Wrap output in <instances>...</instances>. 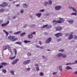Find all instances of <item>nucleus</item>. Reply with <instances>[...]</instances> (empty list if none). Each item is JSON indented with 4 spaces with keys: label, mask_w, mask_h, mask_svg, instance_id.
I'll list each match as a JSON object with an SVG mask.
<instances>
[{
    "label": "nucleus",
    "mask_w": 77,
    "mask_h": 77,
    "mask_svg": "<svg viewBox=\"0 0 77 77\" xmlns=\"http://www.w3.org/2000/svg\"><path fill=\"white\" fill-rule=\"evenodd\" d=\"M17 39H18L17 38H15L14 39V38L12 40V41H16Z\"/></svg>",
    "instance_id": "34"
},
{
    "label": "nucleus",
    "mask_w": 77,
    "mask_h": 77,
    "mask_svg": "<svg viewBox=\"0 0 77 77\" xmlns=\"http://www.w3.org/2000/svg\"><path fill=\"white\" fill-rule=\"evenodd\" d=\"M74 38H75V39H77V35H74L73 36Z\"/></svg>",
    "instance_id": "44"
},
{
    "label": "nucleus",
    "mask_w": 77,
    "mask_h": 77,
    "mask_svg": "<svg viewBox=\"0 0 77 77\" xmlns=\"http://www.w3.org/2000/svg\"><path fill=\"white\" fill-rule=\"evenodd\" d=\"M60 22L59 20L56 21V20H54L52 21V23H53L54 24H57L58 23H60Z\"/></svg>",
    "instance_id": "2"
},
{
    "label": "nucleus",
    "mask_w": 77,
    "mask_h": 77,
    "mask_svg": "<svg viewBox=\"0 0 77 77\" xmlns=\"http://www.w3.org/2000/svg\"><path fill=\"white\" fill-rule=\"evenodd\" d=\"M62 66H60L59 67L60 69V71H62Z\"/></svg>",
    "instance_id": "33"
},
{
    "label": "nucleus",
    "mask_w": 77,
    "mask_h": 77,
    "mask_svg": "<svg viewBox=\"0 0 77 77\" xmlns=\"http://www.w3.org/2000/svg\"><path fill=\"white\" fill-rule=\"evenodd\" d=\"M7 47H8V48H11V46L9 45H8Z\"/></svg>",
    "instance_id": "62"
},
{
    "label": "nucleus",
    "mask_w": 77,
    "mask_h": 77,
    "mask_svg": "<svg viewBox=\"0 0 77 77\" xmlns=\"http://www.w3.org/2000/svg\"><path fill=\"white\" fill-rule=\"evenodd\" d=\"M36 71H39V67H36Z\"/></svg>",
    "instance_id": "43"
},
{
    "label": "nucleus",
    "mask_w": 77,
    "mask_h": 77,
    "mask_svg": "<svg viewBox=\"0 0 77 77\" xmlns=\"http://www.w3.org/2000/svg\"><path fill=\"white\" fill-rule=\"evenodd\" d=\"M2 72L4 73H6V70L5 69H4L2 70Z\"/></svg>",
    "instance_id": "37"
},
{
    "label": "nucleus",
    "mask_w": 77,
    "mask_h": 77,
    "mask_svg": "<svg viewBox=\"0 0 77 77\" xmlns=\"http://www.w3.org/2000/svg\"><path fill=\"white\" fill-rule=\"evenodd\" d=\"M57 72H54L52 74L53 75H56V74H57Z\"/></svg>",
    "instance_id": "41"
},
{
    "label": "nucleus",
    "mask_w": 77,
    "mask_h": 77,
    "mask_svg": "<svg viewBox=\"0 0 77 77\" xmlns=\"http://www.w3.org/2000/svg\"><path fill=\"white\" fill-rule=\"evenodd\" d=\"M3 48L4 50H6L7 49V47L6 46H4L3 47Z\"/></svg>",
    "instance_id": "32"
},
{
    "label": "nucleus",
    "mask_w": 77,
    "mask_h": 77,
    "mask_svg": "<svg viewBox=\"0 0 77 77\" xmlns=\"http://www.w3.org/2000/svg\"><path fill=\"white\" fill-rule=\"evenodd\" d=\"M39 43L40 45H42V42H41V41L39 42Z\"/></svg>",
    "instance_id": "52"
},
{
    "label": "nucleus",
    "mask_w": 77,
    "mask_h": 77,
    "mask_svg": "<svg viewBox=\"0 0 77 77\" xmlns=\"http://www.w3.org/2000/svg\"><path fill=\"white\" fill-rule=\"evenodd\" d=\"M51 41V38H49L47 39L45 43L46 44H48V43H49Z\"/></svg>",
    "instance_id": "7"
},
{
    "label": "nucleus",
    "mask_w": 77,
    "mask_h": 77,
    "mask_svg": "<svg viewBox=\"0 0 77 77\" xmlns=\"http://www.w3.org/2000/svg\"><path fill=\"white\" fill-rule=\"evenodd\" d=\"M32 27H34L35 26V25H32Z\"/></svg>",
    "instance_id": "58"
},
{
    "label": "nucleus",
    "mask_w": 77,
    "mask_h": 77,
    "mask_svg": "<svg viewBox=\"0 0 77 77\" xmlns=\"http://www.w3.org/2000/svg\"><path fill=\"white\" fill-rule=\"evenodd\" d=\"M40 75L41 76H43L44 73L42 72H41L40 73Z\"/></svg>",
    "instance_id": "36"
},
{
    "label": "nucleus",
    "mask_w": 77,
    "mask_h": 77,
    "mask_svg": "<svg viewBox=\"0 0 77 77\" xmlns=\"http://www.w3.org/2000/svg\"><path fill=\"white\" fill-rule=\"evenodd\" d=\"M73 63H66V65H73Z\"/></svg>",
    "instance_id": "23"
},
{
    "label": "nucleus",
    "mask_w": 77,
    "mask_h": 77,
    "mask_svg": "<svg viewBox=\"0 0 77 77\" xmlns=\"http://www.w3.org/2000/svg\"><path fill=\"white\" fill-rule=\"evenodd\" d=\"M69 9H72L73 11H74L75 12L77 13V11L76 9L70 6L69 7Z\"/></svg>",
    "instance_id": "6"
},
{
    "label": "nucleus",
    "mask_w": 77,
    "mask_h": 77,
    "mask_svg": "<svg viewBox=\"0 0 77 77\" xmlns=\"http://www.w3.org/2000/svg\"><path fill=\"white\" fill-rule=\"evenodd\" d=\"M16 43L17 44H19V45H21V42H16Z\"/></svg>",
    "instance_id": "24"
},
{
    "label": "nucleus",
    "mask_w": 77,
    "mask_h": 77,
    "mask_svg": "<svg viewBox=\"0 0 77 77\" xmlns=\"http://www.w3.org/2000/svg\"><path fill=\"white\" fill-rule=\"evenodd\" d=\"M4 11H5V9H2L0 10V12H3Z\"/></svg>",
    "instance_id": "38"
},
{
    "label": "nucleus",
    "mask_w": 77,
    "mask_h": 77,
    "mask_svg": "<svg viewBox=\"0 0 77 77\" xmlns=\"http://www.w3.org/2000/svg\"><path fill=\"white\" fill-rule=\"evenodd\" d=\"M16 7H18V6H20V4H17L16 5Z\"/></svg>",
    "instance_id": "60"
},
{
    "label": "nucleus",
    "mask_w": 77,
    "mask_h": 77,
    "mask_svg": "<svg viewBox=\"0 0 77 77\" xmlns=\"http://www.w3.org/2000/svg\"><path fill=\"white\" fill-rule=\"evenodd\" d=\"M9 33H13V32L12 31H10L9 32Z\"/></svg>",
    "instance_id": "57"
},
{
    "label": "nucleus",
    "mask_w": 77,
    "mask_h": 77,
    "mask_svg": "<svg viewBox=\"0 0 77 77\" xmlns=\"http://www.w3.org/2000/svg\"><path fill=\"white\" fill-rule=\"evenodd\" d=\"M1 65H4V66H6L7 65H8V63H4L2 62L1 63Z\"/></svg>",
    "instance_id": "18"
},
{
    "label": "nucleus",
    "mask_w": 77,
    "mask_h": 77,
    "mask_svg": "<svg viewBox=\"0 0 77 77\" xmlns=\"http://www.w3.org/2000/svg\"><path fill=\"white\" fill-rule=\"evenodd\" d=\"M10 73L12 75H15V74H14V71L13 70H11L10 72Z\"/></svg>",
    "instance_id": "29"
},
{
    "label": "nucleus",
    "mask_w": 77,
    "mask_h": 77,
    "mask_svg": "<svg viewBox=\"0 0 77 77\" xmlns=\"http://www.w3.org/2000/svg\"><path fill=\"white\" fill-rule=\"evenodd\" d=\"M51 27H52V26L51 25H50L49 26H48L47 27V29H50Z\"/></svg>",
    "instance_id": "27"
},
{
    "label": "nucleus",
    "mask_w": 77,
    "mask_h": 77,
    "mask_svg": "<svg viewBox=\"0 0 77 77\" xmlns=\"http://www.w3.org/2000/svg\"><path fill=\"white\" fill-rule=\"evenodd\" d=\"M48 26V24H47L45 25H44L42 27V29H44V28H45V27L46 28V29H47V26Z\"/></svg>",
    "instance_id": "22"
},
{
    "label": "nucleus",
    "mask_w": 77,
    "mask_h": 77,
    "mask_svg": "<svg viewBox=\"0 0 77 77\" xmlns=\"http://www.w3.org/2000/svg\"><path fill=\"white\" fill-rule=\"evenodd\" d=\"M36 15L38 17H40L41 16V13L37 14H36Z\"/></svg>",
    "instance_id": "19"
},
{
    "label": "nucleus",
    "mask_w": 77,
    "mask_h": 77,
    "mask_svg": "<svg viewBox=\"0 0 77 77\" xmlns=\"http://www.w3.org/2000/svg\"><path fill=\"white\" fill-rule=\"evenodd\" d=\"M66 69H68V70H69V69H72V68H71L70 66H66Z\"/></svg>",
    "instance_id": "17"
},
{
    "label": "nucleus",
    "mask_w": 77,
    "mask_h": 77,
    "mask_svg": "<svg viewBox=\"0 0 77 77\" xmlns=\"http://www.w3.org/2000/svg\"><path fill=\"white\" fill-rule=\"evenodd\" d=\"M24 43H29V42H30V41H27L26 40L24 41Z\"/></svg>",
    "instance_id": "30"
},
{
    "label": "nucleus",
    "mask_w": 77,
    "mask_h": 77,
    "mask_svg": "<svg viewBox=\"0 0 77 77\" xmlns=\"http://www.w3.org/2000/svg\"><path fill=\"white\" fill-rule=\"evenodd\" d=\"M15 38V37L14 36H9L8 37V39H10V40H11V39H13Z\"/></svg>",
    "instance_id": "8"
},
{
    "label": "nucleus",
    "mask_w": 77,
    "mask_h": 77,
    "mask_svg": "<svg viewBox=\"0 0 77 77\" xmlns=\"http://www.w3.org/2000/svg\"><path fill=\"white\" fill-rule=\"evenodd\" d=\"M3 32H5V34H6V36H8V35H9V33H8V32H7L5 30H3Z\"/></svg>",
    "instance_id": "21"
},
{
    "label": "nucleus",
    "mask_w": 77,
    "mask_h": 77,
    "mask_svg": "<svg viewBox=\"0 0 77 77\" xmlns=\"http://www.w3.org/2000/svg\"><path fill=\"white\" fill-rule=\"evenodd\" d=\"M62 35V34L61 33H58L55 35V36H56L57 38H59V36H60Z\"/></svg>",
    "instance_id": "5"
},
{
    "label": "nucleus",
    "mask_w": 77,
    "mask_h": 77,
    "mask_svg": "<svg viewBox=\"0 0 77 77\" xmlns=\"http://www.w3.org/2000/svg\"><path fill=\"white\" fill-rule=\"evenodd\" d=\"M23 7L24 8H27V5L26 4H25L23 5Z\"/></svg>",
    "instance_id": "40"
},
{
    "label": "nucleus",
    "mask_w": 77,
    "mask_h": 77,
    "mask_svg": "<svg viewBox=\"0 0 77 77\" xmlns=\"http://www.w3.org/2000/svg\"><path fill=\"white\" fill-rule=\"evenodd\" d=\"M49 2V5H51L52 4V1H51V0H49L48 1Z\"/></svg>",
    "instance_id": "28"
},
{
    "label": "nucleus",
    "mask_w": 77,
    "mask_h": 77,
    "mask_svg": "<svg viewBox=\"0 0 77 77\" xmlns=\"http://www.w3.org/2000/svg\"><path fill=\"white\" fill-rule=\"evenodd\" d=\"M44 34L45 35H48V33H47V32H45Z\"/></svg>",
    "instance_id": "54"
},
{
    "label": "nucleus",
    "mask_w": 77,
    "mask_h": 77,
    "mask_svg": "<svg viewBox=\"0 0 77 77\" xmlns=\"http://www.w3.org/2000/svg\"><path fill=\"white\" fill-rule=\"evenodd\" d=\"M61 8H62L61 6H57L56 7L55 9H56V10H59L60 9H61Z\"/></svg>",
    "instance_id": "11"
},
{
    "label": "nucleus",
    "mask_w": 77,
    "mask_h": 77,
    "mask_svg": "<svg viewBox=\"0 0 77 77\" xmlns=\"http://www.w3.org/2000/svg\"><path fill=\"white\" fill-rule=\"evenodd\" d=\"M48 5V2H45V6H47Z\"/></svg>",
    "instance_id": "46"
},
{
    "label": "nucleus",
    "mask_w": 77,
    "mask_h": 77,
    "mask_svg": "<svg viewBox=\"0 0 77 77\" xmlns=\"http://www.w3.org/2000/svg\"><path fill=\"white\" fill-rule=\"evenodd\" d=\"M44 9H42L40 10L39 12H44Z\"/></svg>",
    "instance_id": "50"
},
{
    "label": "nucleus",
    "mask_w": 77,
    "mask_h": 77,
    "mask_svg": "<svg viewBox=\"0 0 77 77\" xmlns=\"http://www.w3.org/2000/svg\"><path fill=\"white\" fill-rule=\"evenodd\" d=\"M8 51H9V52H10L11 53H12V51H11V49L8 48Z\"/></svg>",
    "instance_id": "45"
},
{
    "label": "nucleus",
    "mask_w": 77,
    "mask_h": 77,
    "mask_svg": "<svg viewBox=\"0 0 77 77\" xmlns=\"http://www.w3.org/2000/svg\"><path fill=\"white\" fill-rule=\"evenodd\" d=\"M73 64H75V63H76L77 64V60H76L75 61V63H73Z\"/></svg>",
    "instance_id": "53"
},
{
    "label": "nucleus",
    "mask_w": 77,
    "mask_h": 77,
    "mask_svg": "<svg viewBox=\"0 0 77 77\" xmlns=\"http://www.w3.org/2000/svg\"><path fill=\"white\" fill-rule=\"evenodd\" d=\"M26 35L25 32H23V33H22L20 34V36L23 37V35Z\"/></svg>",
    "instance_id": "31"
},
{
    "label": "nucleus",
    "mask_w": 77,
    "mask_h": 77,
    "mask_svg": "<svg viewBox=\"0 0 77 77\" xmlns=\"http://www.w3.org/2000/svg\"><path fill=\"white\" fill-rule=\"evenodd\" d=\"M30 62V60H26L24 62H23V64L24 65H27V64H28V63H29V62Z\"/></svg>",
    "instance_id": "10"
},
{
    "label": "nucleus",
    "mask_w": 77,
    "mask_h": 77,
    "mask_svg": "<svg viewBox=\"0 0 77 77\" xmlns=\"http://www.w3.org/2000/svg\"><path fill=\"white\" fill-rule=\"evenodd\" d=\"M19 60V59H16L14 60L12 62V65H14L17 63V62Z\"/></svg>",
    "instance_id": "3"
},
{
    "label": "nucleus",
    "mask_w": 77,
    "mask_h": 77,
    "mask_svg": "<svg viewBox=\"0 0 77 77\" xmlns=\"http://www.w3.org/2000/svg\"><path fill=\"white\" fill-rule=\"evenodd\" d=\"M62 56H63V54H58L57 55V57H62Z\"/></svg>",
    "instance_id": "20"
},
{
    "label": "nucleus",
    "mask_w": 77,
    "mask_h": 77,
    "mask_svg": "<svg viewBox=\"0 0 77 77\" xmlns=\"http://www.w3.org/2000/svg\"><path fill=\"white\" fill-rule=\"evenodd\" d=\"M69 35V33H66L65 34V36H67Z\"/></svg>",
    "instance_id": "49"
},
{
    "label": "nucleus",
    "mask_w": 77,
    "mask_h": 77,
    "mask_svg": "<svg viewBox=\"0 0 77 77\" xmlns=\"http://www.w3.org/2000/svg\"><path fill=\"white\" fill-rule=\"evenodd\" d=\"M27 55L28 56H31V53L28 52L27 53Z\"/></svg>",
    "instance_id": "39"
},
{
    "label": "nucleus",
    "mask_w": 77,
    "mask_h": 77,
    "mask_svg": "<svg viewBox=\"0 0 77 77\" xmlns=\"http://www.w3.org/2000/svg\"><path fill=\"white\" fill-rule=\"evenodd\" d=\"M63 56V58H65V57H66V55H65V54H64Z\"/></svg>",
    "instance_id": "47"
},
{
    "label": "nucleus",
    "mask_w": 77,
    "mask_h": 77,
    "mask_svg": "<svg viewBox=\"0 0 77 77\" xmlns=\"http://www.w3.org/2000/svg\"><path fill=\"white\" fill-rule=\"evenodd\" d=\"M35 47H36L37 48H40V47L39 46H38V45H36L35 46Z\"/></svg>",
    "instance_id": "48"
},
{
    "label": "nucleus",
    "mask_w": 77,
    "mask_h": 77,
    "mask_svg": "<svg viewBox=\"0 0 77 77\" xmlns=\"http://www.w3.org/2000/svg\"><path fill=\"white\" fill-rule=\"evenodd\" d=\"M33 35H35V34H36V32H33Z\"/></svg>",
    "instance_id": "63"
},
{
    "label": "nucleus",
    "mask_w": 77,
    "mask_h": 77,
    "mask_svg": "<svg viewBox=\"0 0 77 77\" xmlns=\"http://www.w3.org/2000/svg\"><path fill=\"white\" fill-rule=\"evenodd\" d=\"M24 12L23 10L21 9L20 10V13H23Z\"/></svg>",
    "instance_id": "51"
},
{
    "label": "nucleus",
    "mask_w": 77,
    "mask_h": 77,
    "mask_svg": "<svg viewBox=\"0 0 77 77\" xmlns=\"http://www.w3.org/2000/svg\"><path fill=\"white\" fill-rule=\"evenodd\" d=\"M71 15H77V14L75 13H72L71 14Z\"/></svg>",
    "instance_id": "42"
},
{
    "label": "nucleus",
    "mask_w": 77,
    "mask_h": 77,
    "mask_svg": "<svg viewBox=\"0 0 77 77\" xmlns=\"http://www.w3.org/2000/svg\"><path fill=\"white\" fill-rule=\"evenodd\" d=\"M61 41V39L60 38H59L57 40V42H59V41Z\"/></svg>",
    "instance_id": "56"
},
{
    "label": "nucleus",
    "mask_w": 77,
    "mask_h": 77,
    "mask_svg": "<svg viewBox=\"0 0 77 77\" xmlns=\"http://www.w3.org/2000/svg\"><path fill=\"white\" fill-rule=\"evenodd\" d=\"M14 55H16L17 54V50L15 48L14 49Z\"/></svg>",
    "instance_id": "25"
},
{
    "label": "nucleus",
    "mask_w": 77,
    "mask_h": 77,
    "mask_svg": "<svg viewBox=\"0 0 77 77\" xmlns=\"http://www.w3.org/2000/svg\"><path fill=\"white\" fill-rule=\"evenodd\" d=\"M56 31H60L62 29V28L60 26H57L55 28Z\"/></svg>",
    "instance_id": "1"
},
{
    "label": "nucleus",
    "mask_w": 77,
    "mask_h": 77,
    "mask_svg": "<svg viewBox=\"0 0 77 77\" xmlns=\"http://www.w3.org/2000/svg\"><path fill=\"white\" fill-rule=\"evenodd\" d=\"M22 32L21 31H19L18 32H15L14 34V35H18V34H20V33H21Z\"/></svg>",
    "instance_id": "15"
},
{
    "label": "nucleus",
    "mask_w": 77,
    "mask_h": 77,
    "mask_svg": "<svg viewBox=\"0 0 77 77\" xmlns=\"http://www.w3.org/2000/svg\"><path fill=\"white\" fill-rule=\"evenodd\" d=\"M7 26V24L6 23H4L1 24V26H2V27H4V26Z\"/></svg>",
    "instance_id": "26"
},
{
    "label": "nucleus",
    "mask_w": 77,
    "mask_h": 77,
    "mask_svg": "<svg viewBox=\"0 0 77 77\" xmlns=\"http://www.w3.org/2000/svg\"><path fill=\"white\" fill-rule=\"evenodd\" d=\"M3 21L2 20H0V24H2V23H3Z\"/></svg>",
    "instance_id": "59"
},
{
    "label": "nucleus",
    "mask_w": 77,
    "mask_h": 77,
    "mask_svg": "<svg viewBox=\"0 0 77 77\" xmlns=\"http://www.w3.org/2000/svg\"><path fill=\"white\" fill-rule=\"evenodd\" d=\"M33 36L32 35L29 34L28 35V37L29 39H32L33 38Z\"/></svg>",
    "instance_id": "12"
},
{
    "label": "nucleus",
    "mask_w": 77,
    "mask_h": 77,
    "mask_svg": "<svg viewBox=\"0 0 77 77\" xmlns=\"http://www.w3.org/2000/svg\"><path fill=\"white\" fill-rule=\"evenodd\" d=\"M2 5L3 8H4V7H6V6H7V3L5 2H4L2 4Z\"/></svg>",
    "instance_id": "13"
},
{
    "label": "nucleus",
    "mask_w": 77,
    "mask_h": 77,
    "mask_svg": "<svg viewBox=\"0 0 77 77\" xmlns=\"http://www.w3.org/2000/svg\"><path fill=\"white\" fill-rule=\"evenodd\" d=\"M74 21V20L73 19H71L69 21V23L70 24H72Z\"/></svg>",
    "instance_id": "14"
},
{
    "label": "nucleus",
    "mask_w": 77,
    "mask_h": 77,
    "mask_svg": "<svg viewBox=\"0 0 77 77\" xmlns=\"http://www.w3.org/2000/svg\"><path fill=\"white\" fill-rule=\"evenodd\" d=\"M64 51V50L63 49H61L60 50H59V52H63V51Z\"/></svg>",
    "instance_id": "35"
},
{
    "label": "nucleus",
    "mask_w": 77,
    "mask_h": 77,
    "mask_svg": "<svg viewBox=\"0 0 77 77\" xmlns=\"http://www.w3.org/2000/svg\"><path fill=\"white\" fill-rule=\"evenodd\" d=\"M59 20H60L59 21L60 22V23H59V24H60V23H63V22L65 21V20L64 19L61 18L60 17L59 18Z\"/></svg>",
    "instance_id": "4"
},
{
    "label": "nucleus",
    "mask_w": 77,
    "mask_h": 77,
    "mask_svg": "<svg viewBox=\"0 0 77 77\" xmlns=\"http://www.w3.org/2000/svg\"><path fill=\"white\" fill-rule=\"evenodd\" d=\"M9 20L6 23V24H9Z\"/></svg>",
    "instance_id": "55"
},
{
    "label": "nucleus",
    "mask_w": 77,
    "mask_h": 77,
    "mask_svg": "<svg viewBox=\"0 0 77 77\" xmlns=\"http://www.w3.org/2000/svg\"><path fill=\"white\" fill-rule=\"evenodd\" d=\"M74 74H77V71L75 72H74Z\"/></svg>",
    "instance_id": "64"
},
{
    "label": "nucleus",
    "mask_w": 77,
    "mask_h": 77,
    "mask_svg": "<svg viewBox=\"0 0 77 77\" xmlns=\"http://www.w3.org/2000/svg\"><path fill=\"white\" fill-rule=\"evenodd\" d=\"M3 66L0 65V69H1V68H3Z\"/></svg>",
    "instance_id": "61"
},
{
    "label": "nucleus",
    "mask_w": 77,
    "mask_h": 77,
    "mask_svg": "<svg viewBox=\"0 0 77 77\" xmlns=\"http://www.w3.org/2000/svg\"><path fill=\"white\" fill-rule=\"evenodd\" d=\"M15 57H16V56L15 55L13 57H9V59L10 60H12V59H14L15 58Z\"/></svg>",
    "instance_id": "16"
},
{
    "label": "nucleus",
    "mask_w": 77,
    "mask_h": 77,
    "mask_svg": "<svg viewBox=\"0 0 77 77\" xmlns=\"http://www.w3.org/2000/svg\"><path fill=\"white\" fill-rule=\"evenodd\" d=\"M73 36H72V32H71V34L69 35V36L68 38V39H72Z\"/></svg>",
    "instance_id": "9"
}]
</instances>
